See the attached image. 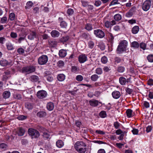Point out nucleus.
Wrapping results in <instances>:
<instances>
[{
    "instance_id": "nucleus-26",
    "label": "nucleus",
    "mask_w": 153,
    "mask_h": 153,
    "mask_svg": "<svg viewBox=\"0 0 153 153\" xmlns=\"http://www.w3.org/2000/svg\"><path fill=\"white\" fill-rule=\"evenodd\" d=\"M25 106L28 110H31L33 108V104L32 103L27 102L25 104Z\"/></svg>"
},
{
    "instance_id": "nucleus-1",
    "label": "nucleus",
    "mask_w": 153,
    "mask_h": 153,
    "mask_svg": "<svg viewBox=\"0 0 153 153\" xmlns=\"http://www.w3.org/2000/svg\"><path fill=\"white\" fill-rule=\"evenodd\" d=\"M127 43V41L125 40L120 42L117 49V52L118 54H120L125 51Z\"/></svg>"
},
{
    "instance_id": "nucleus-59",
    "label": "nucleus",
    "mask_w": 153,
    "mask_h": 153,
    "mask_svg": "<svg viewBox=\"0 0 153 153\" xmlns=\"http://www.w3.org/2000/svg\"><path fill=\"white\" fill-rule=\"evenodd\" d=\"M24 52V49L22 48H19L17 50V52L20 54H22Z\"/></svg>"
},
{
    "instance_id": "nucleus-18",
    "label": "nucleus",
    "mask_w": 153,
    "mask_h": 153,
    "mask_svg": "<svg viewBox=\"0 0 153 153\" xmlns=\"http://www.w3.org/2000/svg\"><path fill=\"white\" fill-rule=\"evenodd\" d=\"M52 36L54 38L58 37L59 36V33L56 30H53L51 33Z\"/></svg>"
},
{
    "instance_id": "nucleus-13",
    "label": "nucleus",
    "mask_w": 153,
    "mask_h": 153,
    "mask_svg": "<svg viewBox=\"0 0 153 153\" xmlns=\"http://www.w3.org/2000/svg\"><path fill=\"white\" fill-rule=\"evenodd\" d=\"M42 136L44 140H49L51 138V136L50 134V132L48 131L43 132Z\"/></svg>"
},
{
    "instance_id": "nucleus-58",
    "label": "nucleus",
    "mask_w": 153,
    "mask_h": 153,
    "mask_svg": "<svg viewBox=\"0 0 153 153\" xmlns=\"http://www.w3.org/2000/svg\"><path fill=\"white\" fill-rule=\"evenodd\" d=\"M10 36L13 38H16L17 36V33H14L13 32H11L10 34Z\"/></svg>"
},
{
    "instance_id": "nucleus-6",
    "label": "nucleus",
    "mask_w": 153,
    "mask_h": 153,
    "mask_svg": "<svg viewBox=\"0 0 153 153\" xmlns=\"http://www.w3.org/2000/svg\"><path fill=\"white\" fill-rule=\"evenodd\" d=\"M94 33L96 37L100 38H103L105 36L103 31L100 29H96L94 30Z\"/></svg>"
},
{
    "instance_id": "nucleus-25",
    "label": "nucleus",
    "mask_w": 153,
    "mask_h": 153,
    "mask_svg": "<svg viewBox=\"0 0 153 153\" xmlns=\"http://www.w3.org/2000/svg\"><path fill=\"white\" fill-rule=\"evenodd\" d=\"M30 79L31 81L33 82H37L39 79L38 77L36 75H32L31 76Z\"/></svg>"
},
{
    "instance_id": "nucleus-24",
    "label": "nucleus",
    "mask_w": 153,
    "mask_h": 153,
    "mask_svg": "<svg viewBox=\"0 0 153 153\" xmlns=\"http://www.w3.org/2000/svg\"><path fill=\"white\" fill-rule=\"evenodd\" d=\"M10 95V92L7 91H4L3 94V97L4 99L9 98Z\"/></svg>"
},
{
    "instance_id": "nucleus-28",
    "label": "nucleus",
    "mask_w": 153,
    "mask_h": 153,
    "mask_svg": "<svg viewBox=\"0 0 153 153\" xmlns=\"http://www.w3.org/2000/svg\"><path fill=\"white\" fill-rule=\"evenodd\" d=\"M69 37L68 36H63L60 38L59 41L62 42L64 43L66 42L69 39Z\"/></svg>"
},
{
    "instance_id": "nucleus-49",
    "label": "nucleus",
    "mask_w": 153,
    "mask_h": 153,
    "mask_svg": "<svg viewBox=\"0 0 153 153\" xmlns=\"http://www.w3.org/2000/svg\"><path fill=\"white\" fill-rule=\"evenodd\" d=\"M78 70L79 69L76 66H73L71 67V71L74 73H76Z\"/></svg>"
},
{
    "instance_id": "nucleus-54",
    "label": "nucleus",
    "mask_w": 153,
    "mask_h": 153,
    "mask_svg": "<svg viewBox=\"0 0 153 153\" xmlns=\"http://www.w3.org/2000/svg\"><path fill=\"white\" fill-rule=\"evenodd\" d=\"M76 79L78 81H81L83 79L82 76L81 75H78L76 76Z\"/></svg>"
},
{
    "instance_id": "nucleus-43",
    "label": "nucleus",
    "mask_w": 153,
    "mask_h": 153,
    "mask_svg": "<svg viewBox=\"0 0 153 153\" xmlns=\"http://www.w3.org/2000/svg\"><path fill=\"white\" fill-rule=\"evenodd\" d=\"M94 42L92 41H90L88 42V45L89 48L92 49L94 47Z\"/></svg>"
},
{
    "instance_id": "nucleus-22",
    "label": "nucleus",
    "mask_w": 153,
    "mask_h": 153,
    "mask_svg": "<svg viewBox=\"0 0 153 153\" xmlns=\"http://www.w3.org/2000/svg\"><path fill=\"white\" fill-rule=\"evenodd\" d=\"M48 44L50 47H54L57 45V42L54 40H50L48 41Z\"/></svg>"
},
{
    "instance_id": "nucleus-2",
    "label": "nucleus",
    "mask_w": 153,
    "mask_h": 153,
    "mask_svg": "<svg viewBox=\"0 0 153 153\" xmlns=\"http://www.w3.org/2000/svg\"><path fill=\"white\" fill-rule=\"evenodd\" d=\"M28 133L32 139L37 138L40 135L39 131L33 128H29L28 130Z\"/></svg>"
},
{
    "instance_id": "nucleus-23",
    "label": "nucleus",
    "mask_w": 153,
    "mask_h": 153,
    "mask_svg": "<svg viewBox=\"0 0 153 153\" xmlns=\"http://www.w3.org/2000/svg\"><path fill=\"white\" fill-rule=\"evenodd\" d=\"M25 130L22 128H19L17 131V134L19 136H22L25 133Z\"/></svg>"
},
{
    "instance_id": "nucleus-61",
    "label": "nucleus",
    "mask_w": 153,
    "mask_h": 153,
    "mask_svg": "<svg viewBox=\"0 0 153 153\" xmlns=\"http://www.w3.org/2000/svg\"><path fill=\"white\" fill-rule=\"evenodd\" d=\"M64 65V62L61 60L59 61L57 63V65L59 67L63 66Z\"/></svg>"
},
{
    "instance_id": "nucleus-27",
    "label": "nucleus",
    "mask_w": 153,
    "mask_h": 153,
    "mask_svg": "<svg viewBox=\"0 0 153 153\" xmlns=\"http://www.w3.org/2000/svg\"><path fill=\"white\" fill-rule=\"evenodd\" d=\"M57 79L60 81H63L65 79V76L63 74H60L58 75Z\"/></svg>"
},
{
    "instance_id": "nucleus-20",
    "label": "nucleus",
    "mask_w": 153,
    "mask_h": 153,
    "mask_svg": "<svg viewBox=\"0 0 153 153\" xmlns=\"http://www.w3.org/2000/svg\"><path fill=\"white\" fill-rule=\"evenodd\" d=\"M119 82L122 85H124L126 82H128V80L127 81L126 79L123 77H121L119 78Z\"/></svg>"
},
{
    "instance_id": "nucleus-21",
    "label": "nucleus",
    "mask_w": 153,
    "mask_h": 153,
    "mask_svg": "<svg viewBox=\"0 0 153 153\" xmlns=\"http://www.w3.org/2000/svg\"><path fill=\"white\" fill-rule=\"evenodd\" d=\"M86 150L87 148L86 147H81L77 148L76 150L80 153H85Z\"/></svg>"
},
{
    "instance_id": "nucleus-47",
    "label": "nucleus",
    "mask_w": 153,
    "mask_h": 153,
    "mask_svg": "<svg viewBox=\"0 0 153 153\" xmlns=\"http://www.w3.org/2000/svg\"><path fill=\"white\" fill-rule=\"evenodd\" d=\"M125 68L122 66L119 67L117 69V71L120 73L123 72L125 70Z\"/></svg>"
},
{
    "instance_id": "nucleus-51",
    "label": "nucleus",
    "mask_w": 153,
    "mask_h": 153,
    "mask_svg": "<svg viewBox=\"0 0 153 153\" xmlns=\"http://www.w3.org/2000/svg\"><path fill=\"white\" fill-rule=\"evenodd\" d=\"M27 117L26 116L22 115L17 117V118L19 120H23L26 119Z\"/></svg>"
},
{
    "instance_id": "nucleus-32",
    "label": "nucleus",
    "mask_w": 153,
    "mask_h": 153,
    "mask_svg": "<svg viewBox=\"0 0 153 153\" xmlns=\"http://www.w3.org/2000/svg\"><path fill=\"white\" fill-rule=\"evenodd\" d=\"M56 146L58 148H61L64 145V143L63 141L61 140H58L56 142Z\"/></svg>"
},
{
    "instance_id": "nucleus-41",
    "label": "nucleus",
    "mask_w": 153,
    "mask_h": 153,
    "mask_svg": "<svg viewBox=\"0 0 153 153\" xmlns=\"http://www.w3.org/2000/svg\"><path fill=\"white\" fill-rule=\"evenodd\" d=\"M147 59L149 62H153V55H149L147 57Z\"/></svg>"
},
{
    "instance_id": "nucleus-53",
    "label": "nucleus",
    "mask_w": 153,
    "mask_h": 153,
    "mask_svg": "<svg viewBox=\"0 0 153 153\" xmlns=\"http://www.w3.org/2000/svg\"><path fill=\"white\" fill-rule=\"evenodd\" d=\"M7 17H4L1 18L0 22L1 23H5L7 22Z\"/></svg>"
},
{
    "instance_id": "nucleus-16",
    "label": "nucleus",
    "mask_w": 153,
    "mask_h": 153,
    "mask_svg": "<svg viewBox=\"0 0 153 153\" xmlns=\"http://www.w3.org/2000/svg\"><path fill=\"white\" fill-rule=\"evenodd\" d=\"M54 107V104L51 102L48 103L47 105V109L50 111H52Z\"/></svg>"
},
{
    "instance_id": "nucleus-60",
    "label": "nucleus",
    "mask_w": 153,
    "mask_h": 153,
    "mask_svg": "<svg viewBox=\"0 0 153 153\" xmlns=\"http://www.w3.org/2000/svg\"><path fill=\"white\" fill-rule=\"evenodd\" d=\"M101 4V2L99 0L96 1L94 4V5L96 7L100 6Z\"/></svg>"
},
{
    "instance_id": "nucleus-46",
    "label": "nucleus",
    "mask_w": 153,
    "mask_h": 153,
    "mask_svg": "<svg viewBox=\"0 0 153 153\" xmlns=\"http://www.w3.org/2000/svg\"><path fill=\"white\" fill-rule=\"evenodd\" d=\"M74 11L73 9L69 8L67 10V13L68 15H72L74 13Z\"/></svg>"
},
{
    "instance_id": "nucleus-15",
    "label": "nucleus",
    "mask_w": 153,
    "mask_h": 153,
    "mask_svg": "<svg viewBox=\"0 0 153 153\" xmlns=\"http://www.w3.org/2000/svg\"><path fill=\"white\" fill-rule=\"evenodd\" d=\"M112 95L113 97L115 99L119 98L120 96V93L117 91H115L112 93Z\"/></svg>"
},
{
    "instance_id": "nucleus-7",
    "label": "nucleus",
    "mask_w": 153,
    "mask_h": 153,
    "mask_svg": "<svg viewBox=\"0 0 153 153\" xmlns=\"http://www.w3.org/2000/svg\"><path fill=\"white\" fill-rule=\"evenodd\" d=\"M13 63V61L11 60L9 61L5 59H2L0 61V65L2 66H11Z\"/></svg>"
},
{
    "instance_id": "nucleus-40",
    "label": "nucleus",
    "mask_w": 153,
    "mask_h": 153,
    "mask_svg": "<svg viewBox=\"0 0 153 153\" xmlns=\"http://www.w3.org/2000/svg\"><path fill=\"white\" fill-rule=\"evenodd\" d=\"M109 40L110 42L111 43L113 44L114 42V37L113 36L112 34L111 33H109Z\"/></svg>"
},
{
    "instance_id": "nucleus-50",
    "label": "nucleus",
    "mask_w": 153,
    "mask_h": 153,
    "mask_svg": "<svg viewBox=\"0 0 153 153\" xmlns=\"http://www.w3.org/2000/svg\"><path fill=\"white\" fill-rule=\"evenodd\" d=\"M140 48L142 49L143 50L146 49V45L145 43L143 42L141 43L139 45Z\"/></svg>"
},
{
    "instance_id": "nucleus-39",
    "label": "nucleus",
    "mask_w": 153,
    "mask_h": 153,
    "mask_svg": "<svg viewBox=\"0 0 153 153\" xmlns=\"http://www.w3.org/2000/svg\"><path fill=\"white\" fill-rule=\"evenodd\" d=\"M99 78L98 76L96 74L93 75L91 76V80L94 81H96Z\"/></svg>"
},
{
    "instance_id": "nucleus-14",
    "label": "nucleus",
    "mask_w": 153,
    "mask_h": 153,
    "mask_svg": "<svg viewBox=\"0 0 153 153\" xmlns=\"http://www.w3.org/2000/svg\"><path fill=\"white\" fill-rule=\"evenodd\" d=\"M37 34L36 32L34 31H31L30 34L28 36V38L30 40H33L36 37Z\"/></svg>"
},
{
    "instance_id": "nucleus-30",
    "label": "nucleus",
    "mask_w": 153,
    "mask_h": 153,
    "mask_svg": "<svg viewBox=\"0 0 153 153\" xmlns=\"http://www.w3.org/2000/svg\"><path fill=\"white\" fill-rule=\"evenodd\" d=\"M139 28L138 26H135L132 28V32L133 33L135 34L137 33L139 31Z\"/></svg>"
},
{
    "instance_id": "nucleus-31",
    "label": "nucleus",
    "mask_w": 153,
    "mask_h": 153,
    "mask_svg": "<svg viewBox=\"0 0 153 153\" xmlns=\"http://www.w3.org/2000/svg\"><path fill=\"white\" fill-rule=\"evenodd\" d=\"M85 28L88 31L91 30L92 29V25L90 23H87L85 25Z\"/></svg>"
},
{
    "instance_id": "nucleus-35",
    "label": "nucleus",
    "mask_w": 153,
    "mask_h": 153,
    "mask_svg": "<svg viewBox=\"0 0 153 153\" xmlns=\"http://www.w3.org/2000/svg\"><path fill=\"white\" fill-rule=\"evenodd\" d=\"M6 45L9 50H12L14 49L13 45L10 42L6 43Z\"/></svg>"
},
{
    "instance_id": "nucleus-34",
    "label": "nucleus",
    "mask_w": 153,
    "mask_h": 153,
    "mask_svg": "<svg viewBox=\"0 0 153 153\" xmlns=\"http://www.w3.org/2000/svg\"><path fill=\"white\" fill-rule=\"evenodd\" d=\"M114 19L115 20V21H119L121 19V16L119 14H117L115 15L114 16Z\"/></svg>"
},
{
    "instance_id": "nucleus-62",
    "label": "nucleus",
    "mask_w": 153,
    "mask_h": 153,
    "mask_svg": "<svg viewBox=\"0 0 153 153\" xmlns=\"http://www.w3.org/2000/svg\"><path fill=\"white\" fill-rule=\"evenodd\" d=\"M39 8L38 7H36L33 9V11L34 13L36 14L39 12Z\"/></svg>"
},
{
    "instance_id": "nucleus-33",
    "label": "nucleus",
    "mask_w": 153,
    "mask_h": 153,
    "mask_svg": "<svg viewBox=\"0 0 153 153\" xmlns=\"http://www.w3.org/2000/svg\"><path fill=\"white\" fill-rule=\"evenodd\" d=\"M131 46L134 48H137L139 47L140 45L139 43L136 41L133 42L131 44Z\"/></svg>"
},
{
    "instance_id": "nucleus-52",
    "label": "nucleus",
    "mask_w": 153,
    "mask_h": 153,
    "mask_svg": "<svg viewBox=\"0 0 153 153\" xmlns=\"http://www.w3.org/2000/svg\"><path fill=\"white\" fill-rule=\"evenodd\" d=\"M126 91L127 93L128 94H132L133 92V90L128 88H127L126 89Z\"/></svg>"
},
{
    "instance_id": "nucleus-48",
    "label": "nucleus",
    "mask_w": 153,
    "mask_h": 153,
    "mask_svg": "<svg viewBox=\"0 0 153 153\" xmlns=\"http://www.w3.org/2000/svg\"><path fill=\"white\" fill-rule=\"evenodd\" d=\"M100 117L102 118L105 117L106 116L105 111H101L100 113Z\"/></svg>"
},
{
    "instance_id": "nucleus-29",
    "label": "nucleus",
    "mask_w": 153,
    "mask_h": 153,
    "mask_svg": "<svg viewBox=\"0 0 153 153\" xmlns=\"http://www.w3.org/2000/svg\"><path fill=\"white\" fill-rule=\"evenodd\" d=\"M46 115V113L45 112L43 111H40L38 112L37 114V115L39 117H43Z\"/></svg>"
},
{
    "instance_id": "nucleus-45",
    "label": "nucleus",
    "mask_w": 153,
    "mask_h": 153,
    "mask_svg": "<svg viewBox=\"0 0 153 153\" xmlns=\"http://www.w3.org/2000/svg\"><path fill=\"white\" fill-rule=\"evenodd\" d=\"M102 69L100 68H97L96 70V73L100 75L102 73Z\"/></svg>"
},
{
    "instance_id": "nucleus-37",
    "label": "nucleus",
    "mask_w": 153,
    "mask_h": 153,
    "mask_svg": "<svg viewBox=\"0 0 153 153\" xmlns=\"http://www.w3.org/2000/svg\"><path fill=\"white\" fill-rule=\"evenodd\" d=\"M60 26L62 28H65L67 27V24L65 21H62L60 22Z\"/></svg>"
},
{
    "instance_id": "nucleus-3",
    "label": "nucleus",
    "mask_w": 153,
    "mask_h": 153,
    "mask_svg": "<svg viewBox=\"0 0 153 153\" xmlns=\"http://www.w3.org/2000/svg\"><path fill=\"white\" fill-rule=\"evenodd\" d=\"M35 67L31 65L23 67L22 68L21 72L23 73L29 74L35 72Z\"/></svg>"
},
{
    "instance_id": "nucleus-63",
    "label": "nucleus",
    "mask_w": 153,
    "mask_h": 153,
    "mask_svg": "<svg viewBox=\"0 0 153 153\" xmlns=\"http://www.w3.org/2000/svg\"><path fill=\"white\" fill-rule=\"evenodd\" d=\"M118 4V1L117 0H113L110 3L109 6L114 5Z\"/></svg>"
},
{
    "instance_id": "nucleus-55",
    "label": "nucleus",
    "mask_w": 153,
    "mask_h": 153,
    "mask_svg": "<svg viewBox=\"0 0 153 153\" xmlns=\"http://www.w3.org/2000/svg\"><path fill=\"white\" fill-rule=\"evenodd\" d=\"M120 123L116 121L114 123V126L116 129H118L120 126Z\"/></svg>"
},
{
    "instance_id": "nucleus-19",
    "label": "nucleus",
    "mask_w": 153,
    "mask_h": 153,
    "mask_svg": "<svg viewBox=\"0 0 153 153\" xmlns=\"http://www.w3.org/2000/svg\"><path fill=\"white\" fill-rule=\"evenodd\" d=\"M89 103L91 105L93 106H96L98 105V101L95 100H90Z\"/></svg>"
},
{
    "instance_id": "nucleus-8",
    "label": "nucleus",
    "mask_w": 153,
    "mask_h": 153,
    "mask_svg": "<svg viewBox=\"0 0 153 153\" xmlns=\"http://www.w3.org/2000/svg\"><path fill=\"white\" fill-rule=\"evenodd\" d=\"M78 60L80 63L85 62L87 60L86 55L83 54L80 55L78 57Z\"/></svg>"
},
{
    "instance_id": "nucleus-36",
    "label": "nucleus",
    "mask_w": 153,
    "mask_h": 153,
    "mask_svg": "<svg viewBox=\"0 0 153 153\" xmlns=\"http://www.w3.org/2000/svg\"><path fill=\"white\" fill-rule=\"evenodd\" d=\"M33 4L31 1H29L26 3L27 6H25L26 9H29L33 6Z\"/></svg>"
},
{
    "instance_id": "nucleus-42",
    "label": "nucleus",
    "mask_w": 153,
    "mask_h": 153,
    "mask_svg": "<svg viewBox=\"0 0 153 153\" xmlns=\"http://www.w3.org/2000/svg\"><path fill=\"white\" fill-rule=\"evenodd\" d=\"M101 61L102 63L103 64L106 63L108 61L107 57L105 56H103L101 59Z\"/></svg>"
},
{
    "instance_id": "nucleus-12",
    "label": "nucleus",
    "mask_w": 153,
    "mask_h": 153,
    "mask_svg": "<svg viewBox=\"0 0 153 153\" xmlns=\"http://www.w3.org/2000/svg\"><path fill=\"white\" fill-rule=\"evenodd\" d=\"M75 148L76 150L78 148L81 147H86V145L85 143L82 141H78L76 142L74 145Z\"/></svg>"
},
{
    "instance_id": "nucleus-44",
    "label": "nucleus",
    "mask_w": 153,
    "mask_h": 153,
    "mask_svg": "<svg viewBox=\"0 0 153 153\" xmlns=\"http://www.w3.org/2000/svg\"><path fill=\"white\" fill-rule=\"evenodd\" d=\"M9 18L10 20H13L15 18V14L13 13H10L9 15Z\"/></svg>"
},
{
    "instance_id": "nucleus-57",
    "label": "nucleus",
    "mask_w": 153,
    "mask_h": 153,
    "mask_svg": "<svg viewBox=\"0 0 153 153\" xmlns=\"http://www.w3.org/2000/svg\"><path fill=\"white\" fill-rule=\"evenodd\" d=\"M82 5L84 7H86L88 6V2L87 1L82 0L81 1Z\"/></svg>"
},
{
    "instance_id": "nucleus-5",
    "label": "nucleus",
    "mask_w": 153,
    "mask_h": 153,
    "mask_svg": "<svg viewBox=\"0 0 153 153\" xmlns=\"http://www.w3.org/2000/svg\"><path fill=\"white\" fill-rule=\"evenodd\" d=\"M48 57L46 55H42L38 59V63L40 65H45L48 62Z\"/></svg>"
},
{
    "instance_id": "nucleus-38",
    "label": "nucleus",
    "mask_w": 153,
    "mask_h": 153,
    "mask_svg": "<svg viewBox=\"0 0 153 153\" xmlns=\"http://www.w3.org/2000/svg\"><path fill=\"white\" fill-rule=\"evenodd\" d=\"M132 110H131V109H128L126 111V113L127 116L128 117H130L132 116Z\"/></svg>"
},
{
    "instance_id": "nucleus-9",
    "label": "nucleus",
    "mask_w": 153,
    "mask_h": 153,
    "mask_svg": "<svg viewBox=\"0 0 153 153\" xmlns=\"http://www.w3.org/2000/svg\"><path fill=\"white\" fill-rule=\"evenodd\" d=\"M46 91L44 90L39 91L37 93V96L39 99H43L46 97Z\"/></svg>"
},
{
    "instance_id": "nucleus-10",
    "label": "nucleus",
    "mask_w": 153,
    "mask_h": 153,
    "mask_svg": "<svg viewBox=\"0 0 153 153\" xmlns=\"http://www.w3.org/2000/svg\"><path fill=\"white\" fill-rule=\"evenodd\" d=\"M116 24V22L114 20L111 21H107L105 23V26L108 28L111 27L112 26Z\"/></svg>"
},
{
    "instance_id": "nucleus-56",
    "label": "nucleus",
    "mask_w": 153,
    "mask_h": 153,
    "mask_svg": "<svg viewBox=\"0 0 153 153\" xmlns=\"http://www.w3.org/2000/svg\"><path fill=\"white\" fill-rule=\"evenodd\" d=\"M121 59L118 57H116L114 59L115 62L117 63L121 62Z\"/></svg>"
},
{
    "instance_id": "nucleus-17",
    "label": "nucleus",
    "mask_w": 153,
    "mask_h": 153,
    "mask_svg": "<svg viewBox=\"0 0 153 153\" xmlns=\"http://www.w3.org/2000/svg\"><path fill=\"white\" fill-rule=\"evenodd\" d=\"M67 55L66 51L64 49H62L59 51V55L60 57L63 58L65 56Z\"/></svg>"
},
{
    "instance_id": "nucleus-4",
    "label": "nucleus",
    "mask_w": 153,
    "mask_h": 153,
    "mask_svg": "<svg viewBox=\"0 0 153 153\" xmlns=\"http://www.w3.org/2000/svg\"><path fill=\"white\" fill-rule=\"evenodd\" d=\"M151 0H146L143 4L142 8L145 11L148 10L151 5Z\"/></svg>"
},
{
    "instance_id": "nucleus-64",
    "label": "nucleus",
    "mask_w": 153,
    "mask_h": 153,
    "mask_svg": "<svg viewBox=\"0 0 153 153\" xmlns=\"http://www.w3.org/2000/svg\"><path fill=\"white\" fill-rule=\"evenodd\" d=\"M147 84L149 85H153V80L152 79H149L147 82Z\"/></svg>"
},
{
    "instance_id": "nucleus-11",
    "label": "nucleus",
    "mask_w": 153,
    "mask_h": 153,
    "mask_svg": "<svg viewBox=\"0 0 153 153\" xmlns=\"http://www.w3.org/2000/svg\"><path fill=\"white\" fill-rule=\"evenodd\" d=\"M136 7H133L131 8L129 11L127 12L125 15V16L127 17H130L132 16L133 15V13L135 12L136 9Z\"/></svg>"
}]
</instances>
